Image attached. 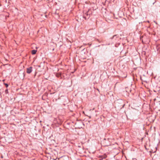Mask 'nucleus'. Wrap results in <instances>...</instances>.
<instances>
[{"mask_svg": "<svg viewBox=\"0 0 160 160\" xmlns=\"http://www.w3.org/2000/svg\"><path fill=\"white\" fill-rule=\"evenodd\" d=\"M88 12L87 13H86L85 14L87 15H88Z\"/></svg>", "mask_w": 160, "mask_h": 160, "instance_id": "5", "label": "nucleus"}, {"mask_svg": "<svg viewBox=\"0 0 160 160\" xmlns=\"http://www.w3.org/2000/svg\"><path fill=\"white\" fill-rule=\"evenodd\" d=\"M100 160H101V159Z\"/></svg>", "mask_w": 160, "mask_h": 160, "instance_id": "7", "label": "nucleus"}, {"mask_svg": "<svg viewBox=\"0 0 160 160\" xmlns=\"http://www.w3.org/2000/svg\"><path fill=\"white\" fill-rule=\"evenodd\" d=\"M4 84L5 85V86L6 88H7L8 87V84L4 83Z\"/></svg>", "mask_w": 160, "mask_h": 160, "instance_id": "4", "label": "nucleus"}, {"mask_svg": "<svg viewBox=\"0 0 160 160\" xmlns=\"http://www.w3.org/2000/svg\"><path fill=\"white\" fill-rule=\"evenodd\" d=\"M100 157L102 159L105 158H106L107 156L106 155H104V156H100Z\"/></svg>", "mask_w": 160, "mask_h": 160, "instance_id": "3", "label": "nucleus"}, {"mask_svg": "<svg viewBox=\"0 0 160 160\" xmlns=\"http://www.w3.org/2000/svg\"><path fill=\"white\" fill-rule=\"evenodd\" d=\"M37 52V50H33L32 51V54H35Z\"/></svg>", "mask_w": 160, "mask_h": 160, "instance_id": "2", "label": "nucleus"}, {"mask_svg": "<svg viewBox=\"0 0 160 160\" xmlns=\"http://www.w3.org/2000/svg\"><path fill=\"white\" fill-rule=\"evenodd\" d=\"M142 43H144V42H143V40H142Z\"/></svg>", "mask_w": 160, "mask_h": 160, "instance_id": "6", "label": "nucleus"}, {"mask_svg": "<svg viewBox=\"0 0 160 160\" xmlns=\"http://www.w3.org/2000/svg\"><path fill=\"white\" fill-rule=\"evenodd\" d=\"M32 67H29L27 68L26 72L30 74L32 71Z\"/></svg>", "mask_w": 160, "mask_h": 160, "instance_id": "1", "label": "nucleus"}]
</instances>
